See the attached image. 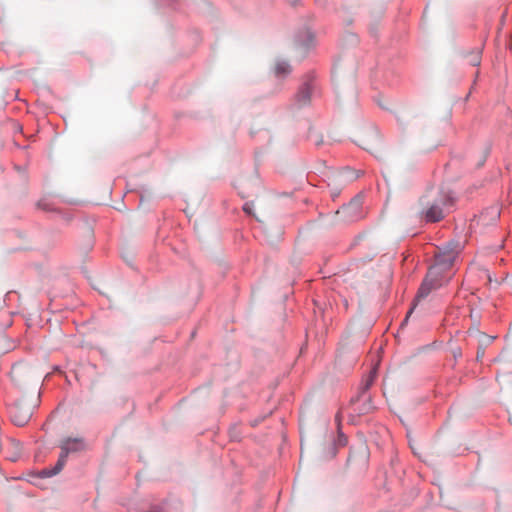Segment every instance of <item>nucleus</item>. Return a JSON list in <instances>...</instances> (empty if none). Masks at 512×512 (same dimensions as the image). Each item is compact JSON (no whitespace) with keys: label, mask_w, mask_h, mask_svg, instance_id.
Instances as JSON below:
<instances>
[{"label":"nucleus","mask_w":512,"mask_h":512,"mask_svg":"<svg viewBox=\"0 0 512 512\" xmlns=\"http://www.w3.org/2000/svg\"><path fill=\"white\" fill-rule=\"evenodd\" d=\"M488 215L491 217V220L495 221L496 219L499 218L500 211L497 207H491V208L487 209L485 212H483L480 216L483 224H486V217Z\"/></svg>","instance_id":"nucleus-10"},{"label":"nucleus","mask_w":512,"mask_h":512,"mask_svg":"<svg viewBox=\"0 0 512 512\" xmlns=\"http://www.w3.org/2000/svg\"><path fill=\"white\" fill-rule=\"evenodd\" d=\"M422 206L421 217L426 222L435 223L441 221L449 208L453 205V197L446 192H441L431 198V195H425L420 199Z\"/></svg>","instance_id":"nucleus-2"},{"label":"nucleus","mask_w":512,"mask_h":512,"mask_svg":"<svg viewBox=\"0 0 512 512\" xmlns=\"http://www.w3.org/2000/svg\"><path fill=\"white\" fill-rule=\"evenodd\" d=\"M34 404L26 405L22 400H17L10 409L12 421L17 426L25 425L32 416Z\"/></svg>","instance_id":"nucleus-5"},{"label":"nucleus","mask_w":512,"mask_h":512,"mask_svg":"<svg viewBox=\"0 0 512 512\" xmlns=\"http://www.w3.org/2000/svg\"><path fill=\"white\" fill-rule=\"evenodd\" d=\"M470 334H475L476 336H478L480 339L479 340H483V342H485L486 344H489L491 341H492V337L484 334V333H481L479 331H469Z\"/></svg>","instance_id":"nucleus-12"},{"label":"nucleus","mask_w":512,"mask_h":512,"mask_svg":"<svg viewBox=\"0 0 512 512\" xmlns=\"http://www.w3.org/2000/svg\"><path fill=\"white\" fill-rule=\"evenodd\" d=\"M461 355V351L458 349L455 353H454V356H460Z\"/></svg>","instance_id":"nucleus-15"},{"label":"nucleus","mask_w":512,"mask_h":512,"mask_svg":"<svg viewBox=\"0 0 512 512\" xmlns=\"http://www.w3.org/2000/svg\"><path fill=\"white\" fill-rule=\"evenodd\" d=\"M462 246L458 241H451L439 248L435 255V264L429 268L426 278L421 284L416 300L427 297L430 292L442 285V274L454 263Z\"/></svg>","instance_id":"nucleus-1"},{"label":"nucleus","mask_w":512,"mask_h":512,"mask_svg":"<svg viewBox=\"0 0 512 512\" xmlns=\"http://www.w3.org/2000/svg\"><path fill=\"white\" fill-rule=\"evenodd\" d=\"M252 203H246L243 207L244 211L248 214H252Z\"/></svg>","instance_id":"nucleus-14"},{"label":"nucleus","mask_w":512,"mask_h":512,"mask_svg":"<svg viewBox=\"0 0 512 512\" xmlns=\"http://www.w3.org/2000/svg\"><path fill=\"white\" fill-rule=\"evenodd\" d=\"M85 447L84 442L80 438H66L61 441V453L59 455L56 465L52 468L43 469L40 474L43 477H52L57 475L65 466L67 457L70 453L83 450Z\"/></svg>","instance_id":"nucleus-3"},{"label":"nucleus","mask_w":512,"mask_h":512,"mask_svg":"<svg viewBox=\"0 0 512 512\" xmlns=\"http://www.w3.org/2000/svg\"><path fill=\"white\" fill-rule=\"evenodd\" d=\"M317 90V85L312 77H309L306 81L303 82L302 86L300 87L297 95H296V101L299 106H305L307 105L312 95L315 94Z\"/></svg>","instance_id":"nucleus-6"},{"label":"nucleus","mask_w":512,"mask_h":512,"mask_svg":"<svg viewBox=\"0 0 512 512\" xmlns=\"http://www.w3.org/2000/svg\"><path fill=\"white\" fill-rule=\"evenodd\" d=\"M11 379L14 384L20 389H26L30 386L36 388L41 379V373L25 363H17L11 369Z\"/></svg>","instance_id":"nucleus-4"},{"label":"nucleus","mask_w":512,"mask_h":512,"mask_svg":"<svg viewBox=\"0 0 512 512\" xmlns=\"http://www.w3.org/2000/svg\"><path fill=\"white\" fill-rule=\"evenodd\" d=\"M291 72V66L284 60H277L274 65V74L276 77H283Z\"/></svg>","instance_id":"nucleus-8"},{"label":"nucleus","mask_w":512,"mask_h":512,"mask_svg":"<svg viewBox=\"0 0 512 512\" xmlns=\"http://www.w3.org/2000/svg\"><path fill=\"white\" fill-rule=\"evenodd\" d=\"M484 353H485V349H484L483 345H480L477 350L476 359L478 361L482 360V358L484 357Z\"/></svg>","instance_id":"nucleus-13"},{"label":"nucleus","mask_w":512,"mask_h":512,"mask_svg":"<svg viewBox=\"0 0 512 512\" xmlns=\"http://www.w3.org/2000/svg\"><path fill=\"white\" fill-rule=\"evenodd\" d=\"M362 201L360 198H354L348 205L344 206L341 211H337V213H342L349 217L350 220L354 221L361 217L360 209H361Z\"/></svg>","instance_id":"nucleus-7"},{"label":"nucleus","mask_w":512,"mask_h":512,"mask_svg":"<svg viewBox=\"0 0 512 512\" xmlns=\"http://www.w3.org/2000/svg\"><path fill=\"white\" fill-rule=\"evenodd\" d=\"M374 379H375V371H371L369 376L365 379V381L361 385V391L363 393L366 392L370 388Z\"/></svg>","instance_id":"nucleus-11"},{"label":"nucleus","mask_w":512,"mask_h":512,"mask_svg":"<svg viewBox=\"0 0 512 512\" xmlns=\"http://www.w3.org/2000/svg\"><path fill=\"white\" fill-rule=\"evenodd\" d=\"M481 48H477L467 55L468 62L472 66H478L481 62Z\"/></svg>","instance_id":"nucleus-9"}]
</instances>
